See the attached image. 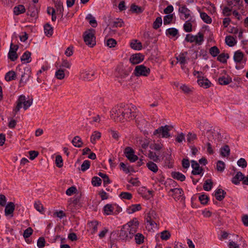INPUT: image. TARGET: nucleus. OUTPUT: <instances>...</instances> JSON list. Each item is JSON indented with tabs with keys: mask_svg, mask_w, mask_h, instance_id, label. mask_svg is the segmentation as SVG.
<instances>
[{
	"mask_svg": "<svg viewBox=\"0 0 248 248\" xmlns=\"http://www.w3.org/2000/svg\"><path fill=\"white\" fill-rule=\"evenodd\" d=\"M72 143L75 147L78 148H80L83 145L81 139L78 136H75L73 138L72 140Z\"/></svg>",
	"mask_w": 248,
	"mask_h": 248,
	"instance_id": "nucleus-25",
	"label": "nucleus"
},
{
	"mask_svg": "<svg viewBox=\"0 0 248 248\" xmlns=\"http://www.w3.org/2000/svg\"><path fill=\"white\" fill-rule=\"evenodd\" d=\"M16 106L14 109V111L16 113L22 107L25 110L27 109L32 104V99L27 100L25 95H21L16 101Z\"/></svg>",
	"mask_w": 248,
	"mask_h": 248,
	"instance_id": "nucleus-2",
	"label": "nucleus"
},
{
	"mask_svg": "<svg viewBox=\"0 0 248 248\" xmlns=\"http://www.w3.org/2000/svg\"><path fill=\"white\" fill-rule=\"evenodd\" d=\"M237 164L239 167H242V168H245L247 166V162L245 159L241 158L237 162Z\"/></svg>",
	"mask_w": 248,
	"mask_h": 248,
	"instance_id": "nucleus-61",
	"label": "nucleus"
},
{
	"mask_svg": "<svg viewBox=\"0 0 248 248\" xmlns=\"http://www.w3.org/2000/svg\"><path fill=\"white\" fill-rule=\"evenodd\" d=\"M198 127L201 131L202 132V135L205 134V131L206 133L212 132L210 124L206 121L199 122L198 123Z\"/></svg>",
	"mask_w": 248,
	"mask_h": 248,
	"instance_id": "nucleus-15",
	"label": "nucleus"
},
{
	"mask_svg": "<svg viewBox=\"0 0 248 248\" xmlns=\"http://www.w3.org/2000/svg\"><path fill=\"white\" fill-rule=\"evenodd\" d=\"M130 9L133 12L137 14L141 13L143 11L141 7L138 6L135 4H132L131 5Z\"/></svg>",
	"mask_w": 248,
	"mask_h": 248,
	"instance_id": "nucleus-47",
	"label": "nucleus"
},
{
	"mask_svg": "<svg viewBox=\"0 0 248 248\" xmlns=\"http://www.w3.org/2000/svg\"><path fill=\"white\" fill-rule=\"evenodd\" d=\"M95 75V71L93 69H82L80 71L78 78L82 81H90L94 78Z\"/></svg>",
	"mask_w": 248,
	"mask_h": 248,
	"instance_id": "nucleus-4",
	"label": "nucleus"
},
{
	"mask_svg": "<svg viewBox=\"0 0 248 248\" xmlns=\"http://www.w3.org/2000/svg\"><path fill=\"white\" fill-rule=\"evenodd\" d=\"M31 53L28 51H25L20 58L22 62L29 63L31 62Z\"/></svg>",
	"mask_w": 248,
	"mask_h": 248,
	"instance_id": "nucleus-30",
	"label": "nucleus"
},
{
	"mask_svg": "<svg viewBox=\"0 0 248 248\" xmlns=\"http://www.w3.org/2000/svg\"><path fill=\"white\" fill-rule=\"evenodd\" d=\"M171 176L174 179L180 180L181 182L185 181L186 179L185 176L179 172H172L171 173Z\"/></svg>",
	"mask_w": 248,
	"mask_h": 248,
	"instance_id": "nucleus-36",
	"label": "nucleus"
},
{
	"mask_svg": "<svg viewBox=\"0 0 248 248\" xmlns=\"http://www.w3.org/2000/svg\"><path fill=\"white\" fill-rule=\"evenodd\" d=\"M185 40L190 43L195 42L197 44L200 45L204 40L203 35L200 32H199L197 35L188 34L186 35Z\"/></svg>",
	"mask_w": 248,
	"mask_h": 248,
	"instance_id": "nucleus-5",
	"label": "nucleus"
},
{
	"mask_svg": "<svg viewBox=\"0 0 248 248\" xmlns=\"http://www.w3.org/2000/svg\"><path fill=\"white\" fill-rule=\"evenodd\" d=\"M119 237L120 239L124 241H130L133 237L125 224L121 229Z\"/></svg>",
	"mask_w": 248,
	"mask_h": 248,
	"instance_id": "nucleus-9",
	"label": "nucleus"
},
{
	"mask_svg": "<svg viewBox=\"0 0 248 248\" xmlns=\"http://www.w3.org/2000/svg\"><path fill=\"white\" fill-rule=\"evenodd\" d=\"M135 241L138 245H141L144 243L145 237L141 233H136L134 234Z\"/></svg>",
	"mask_w": 248,
	"mask_h": 248,
	"instance_id": "nucleus-26",
	"label": "nucleus"
},
{
	"mask_svg": "<svg viewBox=\"0 0 248 248\" xmlns=\"http://www.w3.org/2000/svg\"><path fill=\"white\" fill-rule=\"evenodd\" d=\"M178 12L180 14L181 19L185 20L188 19L189 17L191 18L190 11L186 7V6H180L179 8Z\"/></svg>",
	"mask_w": 248,
	"mask_h": 248,
	"instance_id": "nucleus-12",
	"label": "nucleus"
},
{
	"mask_svg": "<svg viewBox=\"0 0 248 248\" xmlns=\"http://www.w3.org/2000/svg\"><path fill=\"white\" fill-rule=\"evenodd\" d=\"M130 46L135 50H141L142 48L141 43L137 40H133L130 43Z\"/></svg>",
	"mask_w": 248,
	"mask_h": 248,
	"instance_id": "nucleus-32",
	"label": "nucleus"
},
{
	"mask_svg": "<svg viewBox=\"0 0 248 248\" xmlns=\"http://www.w3.org/2000/svg\"><path fill=\"white\" fill-rule=\"evenodd\" d=\"M145 219L147 223H148V224H149L152 227H155V226H156V223L152 219L151 214L150 213L147 215Z\"/></svg>",
	"mask_w": 248,
	"mask_h": 248,
	"instance_id": "nucleus-48",
	"label": "nucleus"
},
{
	"mask_svg": "<svg viewBox=\"0 0 248 248\" xmlns=\"http://www.w3.org/2000/svg\"><path fill=\"white\" fill-rule=\"evenodd\" d=\"M124 154L127 158L131 162L138 160V156L134 155V150L130 147H126L125 148Z\"/></svg>",
	"mask_w": 248,
	"mask_h": 248,
	"instance_id": "nucleus-11",
	"label": "nucleus"
},
{
	"mask_svg": "<svg viewBox=\"0 0 248 248\" xmlns=\"http://www.w3.org/2000/svg\"><path fill=\"white\" fill-rule=\"evenodd\" d=\"M178 33V31L175 28H170L166 31L167 35H170L172 37L176 36Z\"/></svg>",
	"mask_w": 248,
	"mask_h": 248,
	"instance_id": "nucleus-53",
	"label": "nucleus"
},
{
	"mask_svg": "<svg viewBox=\"0 0 248 248\" xmlns=\"http://www.w3.org/2000/svg\"><path fill=\"white\" fill-rule=\"evenodd\" d=\"M44 31L47 36H51L53 33V29L48 24H46L44 26Z\"/></svg>",
	"mask_w": 248,
	"mask_h": 248,
	"instance_id": "nucleus-45",
	"label": "nucleus"
},
{
	"mask_svg": "<svg viewBox=\"0 0 248 248\" xmlns=\"http://www.w3.org/2000/svg\"><path fill=\"white\" fill-rule=\"evenodd\" d=\"M98 175L103 178L104 186H106V185H108L110 183L109 177L106 174L100 172L98 173Z\"/></svg>",
	"mask_w": 248,
	"mask_h": 248,
	"instance_id": "nucleus-49",
	"label": "nucleus"
},
{
	"mask_svg": "<svg viewBox=\"0 0 248 248\" xmlns=\"http://www.w3.org/2000/svg\"><path fill=\"white\" fill-rule=\"evenodd\" d=\"M8 58L12 61H16L18 58V55L16 53V52L15 50H9L8 53Z\"/></svg>",
	"mask_w": 248,
	"mask_h": 248,
	"instance_id": "nucleus-50",
	"label": "nucleus"
},
{
	"mask_svg": "<svg viewBox=\"0 0 248 248\" xmlns=\"http://www.w3.org/2000/svg\"><path fill=\"white\" fill-rule=\"evenodd\" d=\"M104 211L107 215H112L114 213V207L111 204H108L104 206Z\"/></svg>",
	"mask_w": 248,
	"mask_h": 248,
	"instance_id": "nucleus-37",
	"label": "nucleus"
},
{
	"mask_svg": "<svg viewBox=\"0 0 248 248\" xmlns=\"http://www.w3.org/2000/svg\"><path fill=\"white\" fill-rule=\"evenodd\" d=\"M173 17V14H169L164 17L163 23L164 25H168L171 23Z\"/></svg>",
	"mask_w": 248,
	"mask_h": 248,
	"instance_id": "nucleus-54",
	"label": "nucleus"
},
{
	"mask_svg": "<svg viewBox=\"0 0 248 248\" xmlns=\"http://www.w3.org/2000/svg\"><path fill=\"white\" fill-rule=\"evenodd\" d=\"M172 193L171 196L175 200H184L185 197L184 196V191L182 188H172L169 191V193Z\"/></svg>",
	"mask_w": 248,
	"mask_h": 248,
	"instance_id": "nucleus-10",
	"label": "nucleus"
},
{
	"mask_svg": "<svg viewBox=\"0 0 248 248\" xmlns=\"http://www.w3.org/2000/svg\"><path fill=\"white\" fill-rule=\"evenodd\" d=\"M171 128L172 127H170L168 125L162 126L154 132V135H158L159 136H161L162 138L170 137V134L169 133V131L171 129Z\"/></svg>",
	"mask_w": 248,
	"mask_h": 248,
	"instance_id": "nucleus-8",
	"label": "nucleus"
},
{
	"mask_svg": "<svg viewBox=\"0 0 248 248\" xmlns=\"http://www.w3.org/2000/svg\"><path fill=\"white\" fill-rule=\"evenodd\" d=\"M141 209V206L140 204H132L127 209V213L131 214L136 211H140Z\"/></svg>",
	"mask_w": 248,
	"mask_h": 248,
	"instance_id": "nucleus-24",
	"label": "nucleus"
},
{
	"mask_svg": "<svg viewBox=\"0 0 248 248\" xmlns=\"http://www.w3.org/2000/svg\"><path fill=\"white\" fill-rule=\"evenodd\" d=\"M84 41L87 46L93 47L96 44L95 31L93 29L85 31L83 33Z\"/></svg>",
	"mask_w": 248,
	"mask_h": 248,
	"instance_id": "nucleus-3",
	"label": "nucleus"
},
{
	"mask_svg": "<svg viewBox=\"0 0 248 248\" xmlns=\"http://www.w3.org/2000/svg\"><path fill=\"white\" fill-rule=\"evenodd\" d=\"M197 78H198V83L200 86L204 88H208L210 87L211 83L207 78L200 75H198Z\"/></svg>",
	"mask_w": 248,
	"mask_h": 248,
	"instance_id": "nucleus-16",
	"label": "nucleus"
},
{
	"mask_svg": "<svg viewBox=\"0 0 248 248\" xmlns=\"http://www.w3.org/2000/svg\"><path fill=\"white\" fill-rule=\"evenodd\" d=\"M117 78L118 82L124 86H127L128 81L130 80L128 74L125 71H122L121 73L118 75Z\"/></svg>",
	"mask_w": 248,
	"mask_h": 248,
	"instance_id": "nucleus-14",
	"label": "nucleus"
},
{
	"mask_svg": "<svg viewBox=\"0 0 248 248\" xmlns=\"http://www.w3.org/2000/svg\"><path fill=\"white\" fill-rule=\"evenodd\" d=\"M23 70L24 71L22 73L21 78L19 82L20 86H23L24 84L26 83L31 74V69L29 67L24 68Z\"/></svg>",
	"mask_w": 248,
	"mask_h": 248,
	"instance_id": "nucleus-13",
	"label": "nucleus"
},
{
	"mask_svg": "<svg viewBox=\"0 0 248 248\" xmlns=\"http://www.w3.org/2000/svg\"><path fill=\"white\" fill-rule=\"evenodd\" d=\"M162 23V20L161 17H158L156 18L155 20L153 23V28L155 29L159 28Z\"/></svg>",
	"mask_w": 248,
	"mask_h": 248,
	"instance_id": "nucleus-55",
	"label": "nucleus"
},
{
	"mask_svg": "<svg viewBox=\"0 0 248 248\" xmlns=\"http://www.w3.org/2000/svg\"><path fill=\"white\" fill-rule=\"evenodd\" d=\"M34 207L40 213H42L44 211L43 206L39 201L35 202L34 203Z\"/></svg>",
	"mask_w": 248,
	"mask_h": 248,
	"instance_id": "nucleus-52",
	"label": "nucleus"
},
{
	"mask_svg": "<svg viewBox=\"0 0 248 248\" xmlns=\"http://www.w3.org/2000/svg\"><path fill=\"white\" fill-rule=\"evenodd\" d=\"M197 135L196 134L189 132L187 135V141L189 143H191L197 139Z\"/></svg>",
	"mask_w": 248,
	"mask_h": 248,
	"instance_id": "nucleus-58",
	"label": "nucleus"
},
{
	"mask_svg": "<svg viewBox=\"0 0 248 248\" xmlns=\"http://www.w3.org/2000/svg\"><path fill=\"white\" fill-rule=\"evenodd\" d=\"M120 197L122 199L130 200L132 198V195L129 192H123L120 194Z\"/></svg>",
	"mask_w": 248,
	"mask_h": 248,
	"instance_id": "nucleus-57",
	"label": "nucleus"
},
{
	"mask_svg": "<svg viewBox=\"0 0 248 248\" xmlns=\"http://www.w3.org/2000/svg\"><path fill=\"white\" fill-rule=\"evenodd\" d=\"M244 179V175L243 173L239 171L232 178V182L235 185H238L239 184L240 181H243Z\"/></svg>",
	"mask_w": 248,
	"mask_h": 248,
	"instance_id": "nucleus-23",
	"label": "nucleus"
},
{
	"mask_svg": "<svg viewBox=\"0 0 248 248\" xmlns=\"http://www.w3.org/2000/svg\"><path fill=\"white\" fill-rule=\"evenodd\" d=\"M25 11V8L23 5H18V6H15L13 10L14 14L16 16L24 13Z\"/></svg>",
	"mask_w": 248,
	"mask_h": 248,
	"instance_id": "nucleus-27",
	"label": "nucleus"
},
{
	"mask_svg": "<svg viewBox=\"0 0 248 248\" xmlns=\"http://www.w3.org/2000/svg\"><path fill=\"white\" fill-rule=\"evenodd\" d=\"M144 60V56L140 53L132 55L130 58V62L133 64H137Z\"/></svg>",
	"mask_w": 248,
	"mask_h": 248,
	"instance_id": "nucleus-18",
	"label": "nucleus"
},
{
	"mask_svg": "<svg viewBox=\"0 0 248 248\" xmlns=\"http://www.w3.org/2000/svg\"><path fill=\"white\" fill-rule=\"evenodd\" d=\"M244 57V54L240 50L236 51L234 54V61L237 63L241 62Z\"/></svg>",
	"mask_w": 248,
	"mask_h": 248,
	"instance_id": "nucleus-33",
	"label": "nucleus"
},
{
	"mask_svg": "<svg viewBox=\"0 0 248 248\" xmlns=\"http://www.w3.org/2000/svg\"><path fill=\"white\" fill-rule=\"evenodd\" d=\"M173 160L170 154L166 156L165 159V164L168 166L169 168H171L173 167Z\"/></svg>",
	"mask_w": 248,
	"mask_h": 248,
	"instance_id": "nucleus-38",
	"label": "nucleus"
},
{
	"mask_svg": "<svg viewBox=\"0 0 248 248\" xmlns=\"http://www.w3.org/2000/svg\"><path fill=\"white\" fill-rule=\"evenodd\" d=\"M213 186V182L211 179H207L203 184V189L205 191H210Z\"/></svg>",
	"mask_w": 248,
	"mask_h": 248,
	"instance_id": "nucleus-44",
	"label": "nucleus"
},
{
	"mask_svg": "<svg viewBox=\"0 0 248 248\" xmlns=\"http://www.w3.org/2000/svg\"><path fill=\"white\" fill-rule=\"evenodd\" d=\"M102 183V180L96 176H94L93 178L92 183L93 186H99L101 185Z\"/></svg>",
	"mask_w": 248,
	"mask_h": 248,
	"instance_id": "nucleus-56",
	"label": "nucleus"
},
{
	"mask_svg": "<svg viewBox=\"0 0 248 248\" xmlns=\"http://www.w3.org/2000/svg\"><path fill=\"white\" fill-rule=\"evenodd\" d=\"M210 54L213 57H216L219 54L220 51L216 46L211 47L209 49Z\"/></svg>",
	"mask_w": 248,
	"mask_h": 248,
	"instance_id": "nucleus-51",
	"label": "nucleus"
},
{
	"mask_svg": "<svg viewBox=\"0 0 248 248\" xmlns=\"http://www.w3.org/2000/svg\"><path fill=\"white\" fill-rule=\"evenodd\" d=\"M226 194V193L224 190L218 189L215 191L214 195L217 200L221 201L225 198Z\"/></svg>",
	"mask_w": 248,
	"mask_h": 248,
	"instance_id": "nucleus-22",
	"label": "nucleus"
},
{
	"mask_svg": "<svg viewBox=\"0 0 248 248\" xmlns=\"http://www.w3.org/2000/svg\"><path fill=\"white\" fill-rule=\"evenodd\" d=\"M101 136V133L100 132L97 131H94L91 136V142L93 144H95L96 140H99L100 139Z\"/></svg>",
	"mask_w": 248,
	"mask_h": 248,
	"instance_id": "nucleus-29",
	"label": "nucleus"
},
{
	"mask_svg": "<svg viewBox=\"0 0 248 248\" xmlns=\"http://www.w3.org/2000/svg\"><path fill=\"white\" fill-rule=\"evenodd\" d=\"M200 16L202 20L207 24H210L212 22L211 18L206 13L204 12H201L200 13Z\"/></svg>",
	"mask_w": 248,
	"mask_h": 248,
	"instance_id": "nucleus-41",
	"label": "nucleus"
},
{
	"mask_svg": "<svg viewBox=\"0 0 248 248\" xmlns=\"http://www.w3.org/2000/svg\"><path fill=\"white\" fill-rule=\"evenodd\" d=\"M98 223V222L96 220H93L88 223V226L90 229L92 230V233H94L97 232Z\"/></svg>",
	"mask_w": 248,
	"mask_h": 248,
	"instance_id": "nucleus-35",
	"label": "nucleus"
},
{
	"mask_svg": "<svg viewBox=\"0 0 248 248\" xmlns=\"http://www.w3.org/2000/svg\"><path fill=\"white\" fill-rule=\"evenodd\" d=\"M150 73V68L142 64L136 66L134 71V74L136 77H147Z\"/></svg>",
	"mask_w": 248,
	"mask_h": 248,
	"instance_id": "nucleus-6",
	"label": "nucleus"
},
{
	"mask_svg": "<svg viewBox=\"0 0 248 248\" xmlns=\"http://www.w3.org/2000/svg\"><path fill=\"white\" fill-rule=\"evenodd\" d=\"M116 44H117L116 41L115 39H112V38L108 39L107 40V43H106L107 46L110 48L114 47Z\"/></svg>",
	"mask_w": 248,
	"mask_h": 248,
	"instance_id": "nucleus-64",
	"label": "nucleus"
},
{
	"mask_svg": "<svg viewBox=\"0 0 248 248\" xmlns=\"http://www.w3.org/2000/svg\"><path fill=\"white\" fill-rule=\"evenodd\" d=\"M170 237V234L168 231H164L161 233L160 237L162 240H167Z\"/></svg>",
	"mask_w": 248,
	"mask_h": 248,
	"instance_id": "nucleus-59",
	"label": "nucleus"
},
{
	"mask_svg": "<svg viewBox=\"0 0 248 248\" xmlns=\"http://www.w3.org/2000/svg\"><path fill=\"white\" fill-rule=\"evenodd\" d=\"M187 52L180 53L178 56L176 57V60L182 65V68L184 69L183 65L186 63V55Z\"/></svg>",
	"mask_w": 248,
	"mask_h": 248,
	"instance_id": "nucleus-20",
	"label": "nucleus"
},
{
	"mask_svg": "<svg viewBox=\"0 0 248 248\" xmlns=\"http://www.w3.org/2000/svg\"><path fill=\"white\" fill-rule=\"evenodd\" d=\"M146 166L148 169L154 173H156L158 170L157 165L154 161H149Z\"/></svg>",
	"mask_w": 248,
	"mask_h": 248,
	"instance_id": "nucleus-31",
	"label": "nucleus"
},
{
	"mask_svg": "<svg viewBox=\"0 0 248 248\" xmlns=\"http://www.w3.org/2000/svg\"><path fill=\"white\" fill-rule=\"evenodd\" d=\"M225 169V163L220 160L217 162V169L218 171L222 172Z\"/></svg>",
	"mask_w": 248,
	"mask_h": 248,
	"instance_id": "nucleus-62",
	"label": "nucleus"
},
{
	"mask_svg": "<svg viewBox=\"0 0 248 248\" xmlns=\"http://www.w3.org/2000/svg\"><path fill=\"white\" fill-rule=\"evenodd\" d=\"M90 166V161L87 160H85L81 166V170L82 171H85L89 168Z\"/></svg>",
	"mask_w": 248,
	"mask_h": 248,
	"instance_id": "nucleus-60",
	"label": "nucleus"
},
{
	"mask_svg": "<svg viewBox=\"0 0 248 248\" xmlns=\"http://www.w3.org/2000/svg\"><path fill=\"white\" fill-rule=\"evenodd\" d=\"M148 156L155 162H159L160 161L159 155L153 151H150L149 152Z\"/></svg>",
	"mask_w": 248,
	"mask_h": 248,
	"instance_id": "nucleus-34",
	"label": "nucleus"
},
{
	"mask_svg": "<svg viewBox=\"0 0 248 248\" xmlns=\"http://www.w3.org/2000/svg\"><path fill=\"white\" fill-rule=\"evenodd\" d=\"M16 78V73L13 71H10L7 72L5 76V79L7 81H10L15 79Z\"/></svg>",
	"mask_w": 248,
	"mask_h": 248,
	"instance_id": "nucleus-39",
	"label": "nucleus"
},
{
	"mask_svg": "<svg viewBox=\"0 0 248 248\" xmlns=\"http://www.w3.org/2000/svg\"><path fill=\"white\" fill-rule=\"evenodd\" d=\"M137 109L133 105L121 104L115 107L111 111V118L116 122L134 119L137 115Z\"/></svg>",
	"mask_w": 248,
	"mask_h": 248,
	"instance_id": "nucleus-1",
	"label": "nucleus"
},
{
	"mask_svg": "<svg viewBox=\"0 0 248 248\" xmlns=\"http://www.w3.org/2000/svg\"><path fill=\"white\" fill-rule=\"evenodd\" d=\"M191 166L193 168V170L191 172L193 175H199L202 173L203 169L200 166V165L197 163V161L192 160L191 161Z\"/></svg>",
	"mask_w": 248,
	"mask_h": 248,
	"instance_id": "nucleus-17",
	"label": "nucleus"
},
{
	"mask_svg": "<svg viewBox=\"0 0 248 248\" xmlns=\"http://www.w3.org/2000/svg\"><path fill=\"white\" fill-rule=\"evenodd\" d=\"M15 205L14 202H10L7 203L5 208V215L6 216L10 215L13 216V212L15 210Z\"/></svg>",
	"mask_w": 248,
	"mask_h": 248,
	"instance_id": "nucleus-19",
	"label": "nucleus"
},
{
	"mask_svg": "<svg viewBox=\"0 0 248 248\" xmlns=\"http://www.w3.org/2000/svg\"><path fill=\"white\" fill-rule=\"evenodd\" d=\"M230 149L228 145H225L220 149V154L223 157H227L229 155Z\"/></svg>",
	"mask_w": 248,
	"mask_h": 248,
	"instance_id": "nucleus-42",
	"label": "nucleus"
},
{
	"mask_svg": "<svg viewBox=\"0 0 248 248\" xmlns=\"http://www.w3.org/2000/svg\"><path fill=\"white\" fill-rule=\"evenodd\" d=\"M126 227H127L129 232L131 233L133 237L136 233L137 230L139 226V222L137 218H133L128 222L125 224Z\"/></svg>",
	"mask_w": 248,
	"mask_h": 248,
	"instance_id": "nucleus-7",
	"label": "nucleus"
},
{
	"mask_svg": "<svg viewBox=\"0 0 248 248\" xmlns=\"http://www.w3.org/2000/svg\"><path fill=\"white\" fill-rule=\"evenodd\" d=\"M229 58L228 54L221 53L219 54L217 57V60L222 63H225L227 62V60Z\"/></svg>",
	"mask_w": 248,
	"mask_h": 248,
	"instance_id": "nucleus-46",
	"label": "nucleus"
},
{
	"mask_svg": "<svg viewBox=\"0 0 248 248\" xmlns=\"http://www.w3.org/2000/svg\"><path fill=\"white\" fill-rule=\"evenodd\" d=\"M191 18L188 19L184 25V30L186 32H191L192 31V24L191 23Z\"/></svg>",
	"mask_w": 248,
	"mask_h": 248,
	"instance_id": "nucleus-40",
	"label": "nucleus"
},
{
	"mask_svg": "<svg viewBox=\"0 0 248 248\" xmlns=\"http://www.w3.org/2000/svg\"><path fill=\"white\" fill-rule=\"evenodd\" d=\"M124 22L121 19L117 18L115 20L110 22L109 26L110 28H118L122 27L124 26Z\"/></svg>",
	"mask_w": 248,
	"mask_h": 248,
	"instance_id": "nucleus-21",
	"label": "nucleus"
},
{
	"mask_svg": "<svg viewBox=\"0 0 248 248\" xmlns=\"http://www.w3.org/2000/svg\"><path fill=\"white\" fill-rule=\"evenodd\" d=\"M163 147V144L160 143H154L150 145V148L152 150L156 151H159Z\"/></svg>",
	"mask_w": 248,
	"mask_h": 248,
	"instance_id": "nucleus-63",
	"label": "nucleus"
},
{
	"mask_svg": "<svg viewBox=\"0 0 248 248\" xmlns=\"http://www.w3.org/2000/svg\"><path fill=\"white\" fill-rule=\"evenodd\" d=\"M225 42L230 46H233L236 44L235 39L231 36H227L225 38Z\"/></svg>",
	"mask_w": 248,
	"mask_h": 248,
	"instance_id": "nucleus-43",
	"label": "nucleus"
},
{
	"mask_svg": "<svg viewBox=\"0 0 248 248\" xmlns=\"http://www.w3.org/2000/svg\"><path fill=\"white\" fill-rule=\"evenodd\" d=\"M218 82L220 85H228L232 81V78L229 76H222L218 78Z\"/></svg>",
	"mask_w": 248,
	"mask_h": 248,
	"instance_id": "nucleus-28",
	"label": "nucleus"
}]
</instances>
